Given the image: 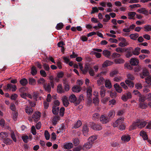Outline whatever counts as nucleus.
Here are the masks:
<instances>
[{
  "label": "nucleus",
  "mask_w": 151,
  "mask_h": 151,
  "mask_svg": "<svg viewBox=\"0 0 151 151\" xmlns=\"http://www.w3.org/2000/svg\"><path fill=\"white\" fill-rule=\"evenodd\" d=\"M137 127L140 129L142 128V121L140 120L137 119L132 124L130 127L129 130H131L135 129Z\"/></svg>",
  "instance_id": "nucleus-1"
},
{
  "label": "nucleus",
  "mask_w": 151,
  "mask_h": 151,
  "mask_svg": "<svg viewBox=\"0 0 151 151\" xmlns=\"http://www.w3.org/2000/svg\"><path fill=\"white\" fill-rule=\"evenodd\" d=\"M17 89V86L16 85L10 84H8L6 86L3 87L4 90L5 91L12 90V91L14 92Z\"/></svg>",
  "instance_id": "nucleus-2"
},
{
  "label": "nucleus",
  "mask_w": 151,
  "mask_h": 151,
  "mask_svg": "<svg viewBox=\"0 0 151 151\" xmlns=\"http://www.w3.org/2000/svg\"><path fill=\"white\" fill-rule=\"evenodd\" d=\"M118 39L120 42L119 45L121 47H125L128 45V44L125 39L123 37H120L118 38Z\"/></svg>",
  "instance_id": "nucleus-3"
},
{
  "label": "nucleus",
  "mask_w": 151,
  "mask_h": 151,
  "mask_svg": "<svg viewBox=\"0 0 151 151\" xmlns=\"http://www.w3.org/2000/svg\"><path fill=\"white\" fill-rule=\"evenodd\" d=\"M124 118L123 117H120L117 119L113 123V126L114 127H116L124 123Z\"/></svg>",
  "instance_id": "nucleus-4"
},
{
  "label": "nucleus",
  "mask_w": 151,
  "mask_h": 151,
  "mask_svg": "<svg viewBox=\"0 0 151 151\" xmlns=\"http://www.w3.org/2000/svg\"><path fill=\"white\" fill-rule=\"evenodd\" d=\"M54 83L53 81H51L50 83H48L47 85H45L44 86L45 89L46 91L49 92L51 91V87L53 88L54 87Z\"/></svg>",
  "instance_id": "nucleus-5"
},
{
  "label": "nucleus",
  "mask_w": 151,
  "mask_h": 151,
  "mask_svg": "<svg viewBox=\"0 0 151 151\" xmlns=\"http://www.w3.org/2000/svg\"><path fill=\"white\" fill-rule=\"evenodd\" d=\"M93 146L92 143L89 142L84 144L82 147V149L84 150H87L91 148Z\"/></svg>",
  "instance_id": "nucleus-6"
},
{
  "label": "nucleus",
  "mask_w": 151,
  "mask_h": 151,
  "mask_svg": "<svg viewBox=\"0 0 151 151\" xmlns=\"http://www.w3.org/2000/svg\"><path fill=\"white\" fill-rule=\"evenodd\" d=\"M41 116V113L39 111L36 112L34 113L32 116V118L35 122L37 121L40 119Z\"/></svg>",
  "instance_id": "nucleus-7"
},
{
  "label": "nucleus",
  "mask_w": 151,
  "mask_h": 151,
  "mask_svg": "<svg viewBox=\"0 0 151 151\" xmlns=\"http://www.w3.org/2000/svg\"><path fill=\"white\" fill-rule=\"evenodd\" d=\"M100 120L103 124H106L109 122V119L104 115H102L100 117Z\"/></svg>",
  "instance_id": "nucleus-8"
},
{
  "label": "nucleus",
  "mask_w": 151,
  "mask_h": 151,
  "mask_svg": "<svg viewBox=\"0 0 151 151\" xmlns=\"http://www.w3.org/2000/svg\"><path fill=\"white\" fill-rule=\"evenodd\" d=\"M93 94L95 96V97L93 99V103L96 105H97L99 102V99L98 98V92L97 91H95Z\"/></svg>",
  "instance_id": "nucleus-9"
},
{
  "label": "nucleus",
  "mask_w": 151,
  "mask_h": 151,
  "mask_svg": "<svg viewBox=\"0 0 151 151\" xmlns=\"http://www.w3.org/2000/svg\"><path fill=\"white\" fill-rule=\"evenodd\" d=\"M91 127L94 130H99L102 129L101 125L93 123L92 124Z\"/></svg>",
  "instance_id": "nucleus-10"
},
{
  "label": "nucleus",
  "mask_w": 151,
  "mask_h": 151,
  "mask_svg": "<svg viewBox=\"0 0 151 151\" xmlns=\"http://www.w3.org/2000/svg\"><path fill=\"white\" fill-rule=\"evenodd\" d=\"M130 63L132 65H137L139 63V61L137 58H132L130 59Z\"/></svg>",
  "instance_id": "nucleus-11"
},
{
  "label": "nucleus",
  "mask_w": 151,
  "mask_h": 151,
  "mask_svg": "<svg viewBox=\"0 0 151 151\" xmlns=\"http://www.w3.org/2000/svg\"><path fill=\"white\" fill-rule=\"evenodd\" d=\"M9 136L8 133L6 132H2L0 133V140L3 141Z\"/></svg>",
  "instance_id": "nucleus-12"
},
{
  "label": "nucleus",
  "mask_w": 151,
  "mask_h": 151,
  "mask_svg": "<svg viewBox=\"0 0 151 151\" xmlns=\"http://www.w3.org/2000/svg\"><path fill=\"white\" fill-rule=\"evenodd\" d=\"M142 138L145 140H147V142L151 144V140L148 139V137L146 132L142 131Z\"/></svg>",
  "instance_id": "nucleus-13"
},
{
  "label": "nucleus",
  "mask_w": 151,
  "mask_h": 151,
  "mask_svg": "<svg viewBox=\"0 0 151 151\" xmlns=\"http://www.w3.org/2000/svg\"><path fill=\"white\" fill-rule=\"evenodd\" d=\"M62 99L63 105L65 107L68 106L69 104L68 98L65 96H63L62 97Z\"/></svg>",
  "instance_id": "nucleus-14"
},
{
  "label": "nucleus",
  "mask_w": 151,
  "mask_h": 151,
  "mask_svg": "<svg viewBox=\"0 0 151 151\" xmlns=\"http://www.w3.org/2000/svg\"><path fill=\"white\" fill-rule=\"evenodd\" d=\"M100 94L101 97L103 98L105 96L106 93V89L104 86H102L100 87Z\"/></svg>",
  "instance_id": "nucleus-15"
},
{
  "label": "nucleus",
  "mask_w": 151,
  "mask_h": 151,
  "mask_svg": "<svg viewBox=\"0 0 151 151\" xmlns=\"http://www.w3.org/2000/svg\"><path fill=\"white\" fill-rule=\"evenodd\" d=\"M113 63V62L111 61L106 60L103 63L102 67L103 68H105L112 65Z\"/></svg>",
  "instance_id": "nucleus-16"
},
{
  "label": "nucleus",
  "mask_w": 151,
  "mask_h": 151,
  "mask_svg": "<svg viewBox=\"0 0 151 151\" xmlns=\"http://www.w3.org/2000/svg\"><path fill=\"white\" fill-rule=\"evenodd\" d=\"M73 145L72 143H65L64 144V148L66 149H69L73 147Z\"/></svg>",
  "instance_id": "nucleus-17"
},
{
  "label": "nucleus",
  "mask_w": 151,
  "mask_h": 151,
  "mask_svg": "<svg viewBox=\"0 0 151 151\" xmlns=\"http://www.w3.org/2000/svg\"><path fill=\"white\" fill-rule=\"evenodd\" d=\"M114 86L115 90L118 92L121 93L122 91V88L119 86V85L117 83H116L114 85Z\"/></svg>",
  "instance_id": "nucleus-18"
},
{
  "label": "nucleus",
  "mask_w": 151,
  "mask_h": 151,
  "mask_svg": "<svg viewBox=\"0 0 151 151\" xmlns=\"http://www.w3.org/2000/svg\"><path fill=\"white\" fill-rule=\"evenodd\" d=\"M69 100L71 102L74 103L77 100V98L76 96L72 94L69 97Z\"/></svg>",
  "instance_id": "nucleus-19"
},
{
  "label": "nucleus",
  "mask_w": 151,
  "mask_h": 151,
  "mask_svg": "<svg viewBox=\"0 0 151 151\" xmlns=\"http://www.w3.org/2000/svg\"><path fill=\"white\" fill-rule=\"evenodd\" d=\"M136 13L134 12H129L128 13V17L129 19H134Z\"/></svg>",
  "instance_id": "nucleus-20"
},
{
  "label": "nucleus",
  "mask_w": 151,
  "mask_h": 151,
  "mask_svg": "<svg viewBox=\"0 0 151 151\" xmlns=\"http://www.w3.org/2000/svg\"><path fill=\"white\" fill-rule=\"evenodd\" d=\"M140 50L141 48H140L138 47L135 48L132 51L133 55H138L140 53Z\"/></svg>",
  "instance_id": "nucleus-21"
},
{
  "label": "nucleus",
  "mask_w": 151,
  "mask_h": 151,
  "mask_svg": "<svg viewBox=\"0 0 151 151\" xmlns=\"http://www.w3.org/2000/svg\"><path fill=\"white\" fill-rule=\"evenodd\" d=\"M105 87L108 88H110L112 87L111 82L109 79L106 80L105 81Z\"/></svg>",
  "instance_id": "nucleus-22"
},
{
  "label": "nucleus",
  "mask_w": 151,
  "mask_h": 151,
  "mask_svg": "<svg viewBox=\"0 0 151 151\" xmlns=\"http://www.w3.org/2000/svg\"><path fill=\"white\" fill-rule=\"evenodd\" d=\"M72 90L74 92H79L81 90V88L80 86H75L72 88Z\"/></svg>",
  "instance_id": "nucleus-23"
},
{
  "label": "nucleus",
  "mask_w": 151,
  "mask_h": 151,
  "mask_svg": "<svg viewBox=\"0 0 151 151\" xmlns=\"http://www.w3.org/2000/svg\"><path fill=\"white\" fill-rule=\"evenodd\" d=\"M104 81V78L103 77H101L97 80V84L98 86H100L103 84Z\"/></svg>",
  "instance_id": "nucleus-24"
},
{
  "label": "nucleus",
  "mask_w": 151,
  "mask_h": 151,
  "mask_svg": "<svg viewBox=\"0 0 151 151\" xmlns=\"http://www.w3.org/2000/svg\"><path fill=\"white\" fill-rule=\"evenodd\" d=\"M130 137L129 135H123L121 139L124 142H128L130 140Z\"/></svg>",
  "instance_id": "nucleus-25"
},
{
  "label": "nucleus",
  "mask_w": 151,
  "mask_h": 151,
  "mask_svg": "<svg viewBox=\"0 0 151 151\" xmlns=\"http://www.w3.org/2000/svg\"><path fill=\"white\" fill-rule=\"evenodd\" d=\"M59 111V107L58 106H53L52 107V112L54 114H58Z\"/></svg>",
  "instance_id": "nucleus-26"
},
{
  "label": "nucleus",
  "mask_w": 151,
  "mask_h": 151,
  "mask_svg": "<svg viewBox=\"0 0 151 151\" xmlns=\"http://www.w3.org/2000/svg\"><path fill=\"white\" fill-rule=\"evenodd\" d=\"M124 62V60L123 59L121 58H117L114 60V62L117 64L123 63Z\"/></svg>",
  "instance_id": "nucleus-27"
},
{
  "label": "nucleus",
  "mask_w": 151,
  "mask_h": 151,
  "mask_svg": "<svg viewBox=\"0 0 151 151\" xmlns=\"http://www.w3.org/2000/svg\"><path fill=\"white\" fill-rule=\"evenodd\" d=\"M97 138V136L96 135L92 136L88 139V142H92L93 145L94 141Z\"/></svg>",
  "instance_id": "nucleus-28"
},
{
  "label": "nucleus",
  "mask_w": 151,
  "mask_h": 151,
  "mask_svg": "<svg viewBox=\"0 0 151 151\" xmlns=\"http://www.w3.org/2000/svg\"><path fill=\"white\" fill-rule=\"evenodd\" d=\"M103 54L105 57L107 58H109L111 54L110 52L107 50L103 51Z\"/></svg>",
  "instance_id": "nucleus-29"
},
{
  "label": "nucleus",
  "mask_w": 151,
  "mask_h": 151,
  "mask_svg": "<svg viewBox=\"0 0 151 151\" xmlns=\"http://www.w3.org/2000/svg\"><path fill=\"white\" fill-rule=\"evenodd\" d=\"M147 99L149 100H151V93L146 94L145 96H142V101L145 100Z\"/></svg>",
  "instance_id": "nucleus-30"
},
{
  "label": "nucleus",
  "mask_w": 151,
  "mask_h": 151,
  "mask_svg": "<svg viewBox=\"0 0 151 151\" xmlns=\"http://www.w3.org/2000/svg\"><path fill=\"white\" fill-rule=\"evenodd\" d=\"M118 73V70L117 69H115L111 70L110 73V76L111 77H113L115 75L117 74Z\"/></svg>",
  "instance_id": "nucleus-31"
},
{
  "label": "nucleus",
  "mask_w": 151,
  "mask_h": 151,
  "mask_svg": "<svg viewBox=\"0 0 151 151\" xmlns=\"http://www.w3.org/2000/svg\"><path fill=\"white\" fill-rule=\"evenodd\" d=\"M82 123L81 121L78 120L76 123L73 127V128L75 129L78 128L82 125Z\"/></svg>",
  "instance_id": "nucleus-32"
},
{
  "label": "nucleus",
  "mask_w": 151,
  "mask_h": 151,
  "mask_svg": "<svg viewBox=\"0 0 151 151\" xmlns=\"http://www.w3.org/2000/svg\"><path fill=\"white\" fill-rule=\"evenodd\" d=\"M126 83L128 85V86L131 88H133L134 86V83L133 82L129 80H126L125 81Z\"/></svg>",
  "instance_id": "nucleus-33"
},
{
  "label": "nucleus",
  "mask_w": 151,
  "mask_h": 151,
  "mask_svg": "<svg viewBox=\"0 0 151 151\" xmlns=\"http://www.w3.org/2000/svg\"><path fill=\"white\" fill-rule=\"evenodd\" d=\"M57 90L58 92L59 93H62L64 92L62 87V85L61 84H59L58 85L57 87Z\"/></svg>",
  "instance_id": "nucleus-34"
},
{
  "label": "nucleus",
  "mask_w": 151,
  "mask_h": 151,
  "mask_svg": "<svg viewBox=\"0 0 151 151\" xmlns=\"http://www.w3.org/2000/svg\"><path fill=\"white\" fill-rule=\"evenodd\" d=\"M92 88L90 86H88L87 89V93L88 97H90L92 95Z\"/></svg>",
  "instance_id": "nucleus-35"
},
{
  "label": "nucleus",
  "mask_w": 151,
  "mask_h": 151,
  "mask_svg": "<svg viewBox=\"0 0 151 151\" xmlns=\"http://www.w3.org/2000/svg\"><path fill=\"white\" fill-rule=\"evenodd\" d=\"M88 131V128L86 125H84L83 127V132L84 136H85Z\"/></svg>",
  "instance_id": "nucleus-36"
},
{
  "label": "nucleus",
  "mask_w": 151,
  "mask_h": 151,
  "mask_svg": "<svg viewBox=\"0 0 151 151\" xmlns=\"http://www.w3.org/2000/svg\"><path fill=\"white\" fill-rule=\"evenodd\" d=\"M63 83L65 90L66 91H68L69 90L70 87L68 83L66 81L64 80H63Z\"/></svg>",
  "instance_id": "nucleus-37"
},
{
  "label": "nucleus",
  "mask_w": 151,
  "mask_h": 151,
  "mask_svg": "<svg viewBox=\"0 0 151 151\" xmlns=\"http://www.w3.org/2000/svg\"><path fill=\"white\" fill-rule=\"evenodd\" d=\"M133 93H134V95H137L139 97V101L140 102V103H141L142 102V98L141 97V93L139 92L138 90H134Z\"/></svg>",
  "instance_id": "nucleus-38"
},
{
  "label": "nucleus",
  "mask_w": 151,
  "mask_h": 151,
  "mask_svg": "<svg viewBox=\"0 0 151 151\" xmlns=\"http://www.w3.org/2000/svg\"><path fill=\"white\" fill-rule=\"evenodd\" d=\"M37 70L36 67L33 66L32 67L31 73L32 76H35L37 73Z\"/></svg>",
  "instance_id": "nucleus-39"
},
{
  "label": "nucleus",
  "mask_w": 151,
  "mask_h": 151,
  "mask_svg": "<svg viewBox=\"0 0 151 151\" xmlns=\"http://www.w3.org/2000/svg\"><path fill=\"white\" fill-rule=\"evenodd\" d=\"M3 141L4 143L6 145H10L12 144V140L7 138L5 139Z\"/></svg>",
  "instance_id": "nucleus-40"
},
{
  "label": "nucleus",
  "mask_w": 151,
  "mask_h": 151,
  "mask_svg": "<svg viewBox=\"0 0 151 151\" xmlns=\"http://www.w3.org/2000/svg\"><path fill=\"white\" fill-rule=\"evenodd\" d=\"M20 83L22 86H25L27 83L28 81L27 79L23 78L20 80Z\"/></svg>",
  "instance_id": "nucleus-41"
},
{
  "label": "nucleus",
  "mask_w": 151,
  "mask_h": 151,
  "mask_svg": "<svg viewBox=\"0 0 151 151\" xmlns=\"http://www.w3.org/2000/svg\"><path fill=\"white\" fill-rule=\"evenodd\" d=\"M115 111L114 110L110 111L108 114V117L109 119L110 118H112L115 116Z\"/></svg>",
  "instance_id": "nucleus-42"
},
{
  "label": "nucleus",
  "mask_w": 151,
  "mask_h": 151,
  "mask_svg": "<svg viewBox=\"0 0 151 151\" xmlns=\"http://www.w3.org/2000/svg\"><path fill=\"white\" fill-rule=\"evenodd\" d=\"M45 80L43 78H40L37 81V83L38 84L40 85H43L44 86L45 85Z\"/></svg>",
  "instance_id": "nucleus-43"
},
{
  "label": "nucleus",
  "mask_w": 151,
  "mask_h": 151,
  "mask_svg": "<svg viewBox=\"0 0 151 151\" xmlns=\"http://www.w3.org/2000/svg\"><path fill=\"white\" fill-rule=\"evenodd\" d=\"M60 118L59 116H55L52 119V123L54 124H56L57 122L60 120Z\"/></svg>",
  "instance_id": "nucleus-44"
},
{
  "label": "nucleus",
  "mask_w": 151,
  "mask_h": 151,
  "mask_svg": "<svg viewBox=\"0 0 151 151\" xmlns=\"http://www.w3.org/2000/svg\"><path fill=\"white\" fill-rule=\"evenodd\" d=\"M145 82L148 84L150 85L151 84V76H149L145 78Z\"/></svg>",
  "instance_id": "nucleus-45"
},
{
  "label": "nucleus",
  "mask_w": 151,
  "mask_h": 151,
  "mask_svg": "<svg viewBox=\"0 0 151 151\" xmlns=\"http://www.w3.org/2000/svg\"><path fill=\"white\" fill-rule=\"evenodd\" d=\"M25 112L28 114H32L33 111V109L31 108L27 107L25 109Z\"/></svg>",
  "instance_id": "nucleus-46"
},
{
  "label": "nucleus",
  "mask_w": 151,
  "mask_h": 151,
  "mask_svg": "<svg viewBox=\"0 0 151 151\" xmlns=\"http://www.w3.org/2000/svg\"><path fill=\"white\" fill-rule=\"evenodd\" d=\"M29 84L34 85L36 83L35 80L33 78H30L29 79Z\"/></svg>",
  "instance_id": "nucleus-47"
},
{
  "label": "nucleus",
  "mask_w": 151,
  "mask_h": 151,
  "mask_svg": "<svg viewBox=\"0 0 151 151\" xmlns=\"http://www.w3.org/2000/svg\"><path fill=\"white\" fill-rule=\"evenodd\" d=\"M142 74L143 76H149L150 73L147 69L144 68L143 70Z\"/></svg>",
  "instance_id": "nucleus-48"
},
{
  "label": "nucleus",
  "mask_w": 151,
  "mask_h": 151,
  "mask_svg": "<svg viewBox=\"0 0 151 151\" xmlns=\"http://www.w3.org/2000/svg\"><path fill=\"white\" fill-rule=\"evenodd\" d=\"M100 117L99 114L98 113L94 114L92 116V119L93 120H96L99 119Z\"/></svg>",
  "instance_id": "nucleus-49"
},
{
  "label": "nucleus",
  "mask_w": 151,
  "mask_h": 151,
  "mask_svg": "<svg viewBox=\"0 0 151 151\" xmlns=\"http://www.w3.org/2000/svg\"><path fill=\"white\" fill-rule=\"evenodd\" d=\"M29 138L31 139V137L29 136V137H28L27 136H24L22 137L23 140L25 143H27L28 142Z\"/></svg>",
  "instance_id": "nucleus-50"
},
{
  "label": "nucleus",
  "mask_w": 151,
  "mask_h": 151,
  "mask_svg": "<svg viewBox=\"0 0 151 151\" xmlns=\"http://www.w3.org/2000/svg\"><path fill=\"white\" fill-rule=\"evenodd\" d=\"M121 56V55L119 54L116 53H114L111 55V57L112 58L114 59L116 58H119Z\"/></svg>",
  "instance_id": "nucleus-51"
},
{
  "label": "nucleus",
  "mask_w": 151,
  "mask_h": 151,
  "mask_svg": "<svg viewBox=\"0 0 151 151\" xmlns=\"http://www.w3.org/2000/svg\"><path fill=\"white\" fill-rule=\"evenodd\" d=\"M123 80V78L121 76H118L114 77L113 78V80L114 81L119 82Z\"/></svg>",
  "instance_id": "nucleus-52"
},
{
  "label": "nucleus",
  "mask_w": 151,
  "mask_h": 151,
  "mask_svg": "<svg viewBox=\"0 0 151 151\" xmlns=\"http://www.w3.org/2000/svg\"><path fill=\"white\" fill-rule=\"evenodd\" d=\"M138 37V35L137 34H132L130 35V38L133 40H135Z\"/></svg>",
  "instance_id": "nucleus-53"
},
{
  "label": "nucleus",
  "mask_w": 151,
  "mask_h": 151,
  "mask_svg": "<svg viewBox=\"0 0 151 151\" xmlns=\"http://www.w3.org/2000/svg\"><path fill=\"white\" fill-rule=\"evenodd\" d=\"M127 77L128 79V80L132 81L134 80L135 78L133 75L130 73L128 74L127 76Z\"/></svg>",
  "instance_id": "nucleus-54"
},
{
  "label": "nucleus",
  "mask_w": 151,
  "mask_h": 151,
  "mask_svg": "<svg viewBox=\"0 0 151 151\" xmlns=\"http://www.w3.org/2000/svg\"><path fill=\"white\" fill-rule=\"evenodd\" d=\"M11 136L13 140L15 142H17V139L14 132L12 131L11 133Z\"/></svg>",
  "instance_id": "nucleus-55"
},
{
  "label": "nucleus",
  "mask_w": 151,
  "mask_h": 151,
  "mask_svg": "<svg viewBox=\"0 0 151 151\" xmlns=\"http://www.w3.org/2000/svg\"><path fill=\"white\" fill-rule=\"evenodd\" d=\"M145 31H151V26L150 25H146L144 27Z\"/></svg>",
  "instance_id": "nucleus-56"
},
{
  "label": "nucleus",
  "mask_w": 151,
  "mask_h": 151,
  "mask_svg": "<svg viewBox=\"0 0 151 151\" xmlns=\"http://www.w3.org/2000/svg\"><path fill=\"white\" fill-rule=\"evenodd\" d=\"M105 18H104L103 19L104 22H108L110 19V17L109 15L106 14L105 16Z\"/></svg>",
  "instance_id": "nucleus-57"
},
{
  "label": "nucleus",
  "mask_w": 151,
  "mask_h": 151,
  "mask_svg": "<svg viewBox=\"0 0 151 151\" xmlns=\"http://www.w3.org/2000/svg\"><path fill=\"white\" fill-rule=\"evenodd\" d=\"M102 99L101 100V101L104 104H105L109 99V97L102 98Z\"/></svg>",
  "instance_id": "nucleus-58"
},
{
  "label": "nucleus",
  "mask_w": 151,
  "mask_h": 151,
  "mask_svg": "<svg viewBox=\"0 0 151 151\" xmlns=\"http://www.w3.org/2000/svg\"><path fill=\"white\" fill-rule=\"evenodd\" d=\"M116 51L117 52L122 53L124 52V49L121 47H117L116 49Z\"/></svg>",
  "instance_id": "nucleus-59"
},
{
  "label": "nucleus",
  "mask_w": 151,
  "mask_h": 151,
  "mask_svg": "<svg viewBox=\"0 0 151 151\" xmlns=\"http://www.w3.org/2000/svg\"><path fill=\"white\" fill-rule=\"evenodd\" d=\"M65 112V108L63 107H62L60 110V114L63 116L64 115Z\"/></svg>",
  "instance_id": "nucleus-60"
},
{
  "label": "nucleus",
  "mask_w": 151,
  "mask_h": 151,
  "mask_svg": "<svg viewBox=\"0 0 151 151\" xmlns=\"http://www.w3.org/2000/svg\"><path fill=\"white\" fill-rule=\"evenodd\" d=\"M40 75L43 77H46L47 76V74L45 71L44 70H42L40 71Z\"/></svg>",
  "instance_id": "nucleus-61"
},
{
  "label": "nucleus",
  "mask_w": 151,
  "mask_h": 151,
  "mask_svg": "<svg viewBox=\"0 0 151 151\" xmlns=\"http://www.w3.org/2000/svg\"><path fill=\"white\" fill-rule=\"evenodd\" d=\"M63 23H60L58 24H57L56 27L57 29L59 30L62 29L63 27Z\"/></svg>",
  "instance_id": "nucleus-62"
},
{
  "label": "nucleus",
  "mask_w": 151,
  "mask_h": 151,
  "mask_svg": "<svg viewBox=\"0 0 151 151\" xmlns=\"http://www.w3.org/2000/svg\"><path fill=\"white\" fill-rule=\"evenodd\" d=\"M45 137L46 139L47 140H48L49 139L50 136V134L48 133V132L47 130L45 131Z\"/></svg>",
  "instance_id": "nucleus-63"
},
{
  "label": "nucleus",
  "mask_w": 151,
  "mask_h": 151,
  "mask_svg": "<svg viewBox=\"0 0 151 151\" xmlns=\"http://www.w3.org/2000/svg\"><path fill=\"white\" fill-rule=\"evenodd\" d=\"M43 67L44 69L46 71H49L50 68L49 65L46 63H44L43 64Z\"/></svg>",
  "instance_id": "nucleus-64"
}]
</instances>
